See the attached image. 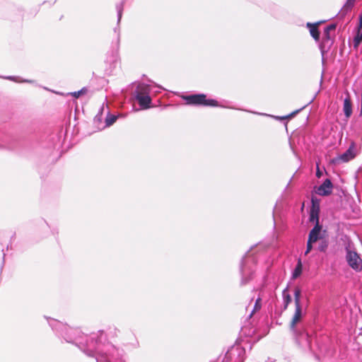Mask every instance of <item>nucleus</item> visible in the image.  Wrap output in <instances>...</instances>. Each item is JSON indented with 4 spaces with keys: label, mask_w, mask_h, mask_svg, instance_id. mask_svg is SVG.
<instances>
[{
    "label": "nucleus",
    "mask_w": 362,
    "mask_h": 362,
    "mask_svg": "<svg viewBox=\"0 0 362 362\" xmlns=\"http://www.w3.org/2000/svg\"><path fill=\"white\" fill-rule=\"evenodd\" d=\"M153 92L151 85L141 83L138 85L134 96L142 109H148L150 107L151 99L150 94Z\"/></svg>",
    "instance_id": "1"
},
{
    "label": "nucleus",
    "mask_w": 362,
    "mask_h": 362,
    "mask_svg": "<svg viewBox=\"0 0 362 362\" xmlns=\"http://www.w3.org/2000/svg\"><path fill=\"white\" fill-rule=\"evenodd\" d=\"M187 104L204 105V106H218V102L213 99H206L204 94L191 95L184 97Z\"/></svg>",
    "instance_id": "2"
},
{
    "label": "nucleus",
    "mask_w": 362,
    "mask_h": 362,
    "mask_svg": "<svg viewBox=\"0 0 362 362\" xmlns=\"http://www.w3.org/2000/svg\"><path fill=\"white\" fill-rule=\"evenodd\" d=\"M322 227L319 225V223H316L315 227L310 230L308 240L307 242V248L305 252V255H307L313 248V244L316 243L317 240H320L322 238L321 234Z\"/></svg>",
    "instance_id": "3"
},
{
    "label": "nucleus",
    "mask_w": 362,
    "mask_h": 362,
    "mask_svg": "<svg viewBox=\"0 0 362 362\" xmlns=\"http://www.w3.org/2000/svg\"><path fill=\"white\" fill-rule=\"evenodd\" d=\"M346 259L349 265L353 269L356 271L362 269V259L356 252L347 250Z\"/></svg>",
    "instance_id": "4"
},
{
    "label": "nucleus",
    "mask_w": 362,
    "mask_h": 362,
    "mask_svg": "<svg viewBox=\"0 0 362 362\" xmlns=\"http://www.w3.org/2000/svg\"><path fill=\"white\" fill-rule=\"evenodd\" d=\"M305 315V312H303L301 305L295 306V312L291 321L290 328L296 336L298 335L296 326L298 323L301 321Z\"/></svg>",
    "instance_id": "5"
},
{
    "label": "nucleus",
    "mask_w": 362,
    "mask_h": 362,
    "mask_svg": "<svg viewBox=\"0 0 362 362\" xmlns=\"http://www.w3.org/2000/svg\"><path fill=\"white\" fill-rule=\"evenodd\" d=\"M245 354L244 349L240 346H233L228 350L226 354L225 360L228 362L229 360L232 361L233 358H235V362L243 361V354Z\"/></svg>",
    "instance_id": "6"
},
{
    "label": "nucleus",
    "mask_w": 362,
    "mask_h": 362,
    "mask_svg": "<svg viewBox=\"0 0 362 362\" xmlns=\"http://www.w3.org/2000/svg\"><path fill=\"white\" fill-rule=\"evenodd\" d=\"M358 154V151L354 143H352L349 148L338 157V160L342 162H348L354 159Z\"/></svg>",
    "instance_id": "7"
},
{
    "label": "nucleus",
    "mask_w": 362,
    "mask_h": 362,
    "mask_svg": "<svg viewBox=\"0 0 362 362\" xmlns=\"http://www.w3.org/2000/svg\"><path fill=\"white\" fill-rule=\"evenodd\" d=\"M332 183L329 179H326L323 183L316 189V193L321 196H327L331 194Z\"/></svg>",
    "instance_id": "8"
},
{
    "label": "nucleus",
    "mask_w": 362,
    "mask_h": 362,
    "mask_svg": "<svg viewBox=\"0 0 362 362\" xmlns=\"http://www.w3.org/2000/svg\"><path fill=\"white\" fill-rule=\"evenodd\" d=\"M313 206L310 211V221H316L318 223V212H319V204L315 202L314 199H312Z\"/></svg>",
    "instance_id": "9"
},
{
    "label": "nucleus",
    "mask_w": 362,
    "mask_h": 362,
    "mask_svg": "<svg viewBox=\"0 0 362 362\" xmlns=\"http://www.w3.org/2000/svg\"><path fill=\"white\" fill-rule=\"evenodd\" d=\"M355 1H356V0H346V3L344 4L343 7L339 12L338 15L341 18H343L344 16H345L346 14L351 10V8H353V6L354 5Z\"/></svg>",
    "instance_id": "10"
},
{
    "label": "nucleus",
    "mask_w": 362,
    "mask_h": 362,
    "mask_svg": "<svg viewBox=\"0 0 362 362\" xmlns=\"http://www.w3.org/2000/svg\"><path fill=\"white\" fill-rule=\"evenodd\" d=\"M343 111L346 119H349L352 114V105L349 97L346 98L344 100Z\"/></svg>",
    "instance_id": "11"
},
{
    "label": "nucleus",
    "mask_w": 362,
    "mask_h": 362,
    "mask_svg": "<svg viewBox=\"0 0 362 362\" xmlns=\"http://www.w3.org/2000/svg\"><path fill=\"white\" fill-rule=\"evenodd\" d=\"M318 23L311 24L310 23H307V26L309 28L310 33L311 36L315 40H318L320 38V33L317 29Z\"/></svg>",
    "instance_id": "12"
},
{
    "label": "nucleus",
    "mask_w": 362,
    "mask_h": 362,
    "mask_svg": "<svg viewBox=\"0 0 362 362\" xmlns=\"http://www.w3.org/2000/svg\"><path fill=\"white\" fill-rule=\"evenodd\" d=\"M303 272V264L300 259L298 260L297 264L292 272V279H296L300 276Z\"/></svg>",
    "instance_id": "13"
},
{
    "label": "nucleus",
    "mask_w": 362,
    "mask_h": 362,
    "mask_svg": "<svg viewBox=\"0 0 362 362\" xmlns=\"http://www.w3.org/2000/svg\"><path fill=\"white\" fill-rule=\"evenodd\" d=\"M284 303V309H286L288 304L291 302V296L288 293V288H285L282 293Z\"/></svg>",
    "instance_id": "14"
},
{
    "label": "nucleus",
    "mask_w": 362,
    "mask_h": 362,
    "mask_svg": "<svg viewBox=\"0 0 362 362\" xmlns=\"http://www.w3.org/2000/svg\"><path fill=\"white\" fill-rule=\"evenodd\" d=\"M294 300H295V306L301 305L300 304V290L299 288H296L294 291Z\"/></svg>",
    "instance_id": "15"
},
{
    "label": "nucleus",
    "mask_w": 362,
    "mask_h": 362,
    "mask_svg": "<svg viewBox=\"0 0 362 362\" xmlns=\"http://www.w3.org/2000/svg\"><path fill=\"white\" fill-rule=\"evenodd\" d=\"M117 118V117L115 115H109L105 119L106 126L110 127V125H112L113 123L115 122Z\"/></svg>",
    "instance_id": "16"
},
{
    "label": "nucleus",
    "mask_w": 362,
    "mask_h": 362,
    "mask_svg": "<svg viewBox=\"0 0 362 362\" xmlns=\"http://www.w3.org/2000/svg\"><path fill=\"white\" fill-rule=\"evenodd\" d=\"M362 42V33L360 32V30H358V33L356 36L354 37V47H356L358 46V45Z\"/></svg>",
    "instance_id": "17"
},
{
    "label": "nucleus",
    "mask_w": 362,
    "mask_h": 362,
    "mask_svg": "<svg viewBox=\"0 0 362 362\" xmlns=\"http://www.w3.org/2000/svg\"><path fill=\"white\" fill-rule=\"evenodd\" d=\"M260 308H261V298H259L256 300V302H255V304L254 306V310H253L252 313H251L250 316L253 314V313L255 311L259 310H260Z\"/></svg>",
    "instance_id": "18"
},
{
    "label": "nucleus",
    "mask_w": 362,
    "mask_h": 362,
    "mask_svg": "<svg viewBox=\"0 0 362 362\" xmlns=\"http://www.w3.org/2000/svg\"><path fill=\"white\" fill-rule=\"evenodd\" d=\"M86 92H87V89L83 88H82L81 90H78V91H76V92L72 93L71 95L73 96H74L75 98H78L81 95L84 94Z\"/></svg>",
    "instance_id": "19"
},
{
    "label": "nucleus",
    "mask_w": 362,
    "mask_h": 362,
    "mask_svg": "<svg viewBox=\"0 0 362 362\" xmlns=\"http://www.w3.org/2000/svg\"><path fill=\"white\" fill-rule=\"evenodd\" d=\"M117 10L118 21H119L122 18V11H123V4H120L117 5Z\"/></svg>",
    "instance_id": "20"
},
{
    "label": "nucleus",
    "mask_w": 362,
    "mask_h": 362,
    "mask_svg": "<svg viewBox=\"0 0 362 362\" xmlns=\"http://www.w3.org/2000/svg\"><path fill=\"white\" fill-rule=\"evenodd\" d=\"M241 273H242V275H243L242 284H245L247 281V280L245 279V276L247 275V272L246 268L243 265H242V267H241Z\"/></svg>",
    "instance_id": "21"
},
{
    "label": "nucleus",
    "mask_w": 362,
    "mask_h": 362,
    "mask_svg": "<svg viewBox=\"0 0 362 362\" xmlns=\"http://www.w3.org/2000/svg\"><path fill=\"white\" fill-rule=\"evenodd\" d=\"M97 362H111L110 359L107 357H105L103 355L96 357Z\"/></svg>",
    "instance_id": "22"
},
{
    "label": "nucleus",
    "mask_w": 362,
    "mask_h": 362,
    "mask_svg": "<svg viewBox=\"0 0 362 362\" xmlns=\"http://www.w3.org/2000/svg\"><path fill=\"white\" fill-rule=\"evenodd\" d=\"M330 32L331 31L327 30V28H325L324 30V33H323V38L326 39L327 40H330V38H331Z\"/></svg>",
    "instance_id": "23"
},
{
    "label": "nucleus",
    "mask_w": 362,
    "mask_h": 362,
    "mask_svg": "<svg viewBox=\"0 0 362 362\" xmlns=\"http://www.w3.org/2000/svg\"><path fill=\"white\" fill-rule=\"evenodd\" d=\"M327 247V243H326V241H322L320 245L318 246V250L320 251H325Z\"/></svg>",
    "instance_id": "24"
},
{
    "label": "nucleus",
    "mask_w": 362,
    "mask_h": 362,
    "mask_svg": "<svg viewBox=\"0 0 362 362\" xmlns=\"http://www.w3.org/2000/svg\"><path fill=\"white\" fill-rule=\"evenodd\" d=\"M326 28H327V30L334 31L335 29H336V25L335 24H331V25L327 26Z\"/></svg>",
    "instance_id": "25"
},
{
    "label": "nucleus",
    "mask_w": 362,
    "mask_h": 362,
    "mask_svg": "<svg viewBox=\"0 0 362 362\" xmlns=\"http://www.w3.org/2000/svg\"><path fill=\"white\" fill-rule=\"evenodd\" d=\"M362 29V14L359 16V23L358 25V30Z\"/></svg>",
    "instance_id": "26"
},
{
    "label": "nucleus",
    "mask_w": 362,
    "mask_h": 362,
    "mask_svg": "<svg viewBox=\"0 0 362 362\" xmlns=\"http://www.w3.org/2000/svg\"><path fill=\"white\" fill-rule=\"evenodd\" d=\"M322 175V173L320 172V169H319V167H318V165H317V171H316V176L317 177H320Z\"/></svg>",
    "instance_id": "27"
},
{
    "label": "nucleus",
    "mask_w": 362,
    "mask_h": 362,
    "mask_svg": "<svg viewBox=\"0 0 362 362\" xmlns=\"http://www.w3.org/2000/svg\"><path fill=\"white\" fill-rule=\"evenodd\" d=\"M152 87H153V88H156V90H155L156 93L159 92L160 90L162 89V88L160 86H152Z\"/></svg>",
    "instance_id": "28"
},
{
    "label": "nucleus",
    "mask_w": 362,
    "mask_h": 362,
    "mask_svg": "<svg viewBox=\"0 0 362 362\" xmlns=\"http://www.w3.org/2000/svg\"><path fill=\"white\" fill-rule=\"evenodd\" d=\"M361 115H362V93H361Z\"/></svg>",
    "instance_id": "29"
},
{
    "label": "nucleus",
    "mask_w": 362,
    "mask_h": 362,
    "mask_svg": "<svg viewBox=\"0 0 362 362\" xmlns=\"http://www.w3.org/2000/svg\"><path fill=\"white\" fill-rule=\"evenodd\" d=\"M87 354H88V355H92V354H93V353H92V352H91V353H88Z\"/></svg>",
    "instance_id": "30"
},
{
    "label": "nucleus",
    "mask_w": 362,
    "mask_h": 362,
    "mask_svg": "<svg viewBox=\"0 0 362 362\" xmlns=\"http://www.w3.org/2000/svg\"><path fill=\"white\" fill-rule=\"evenodd\" d=\"M8 78L13 79V78L11 76H9Z\"/></svg>",
    "instance_id": "31"
}]
</instances>
